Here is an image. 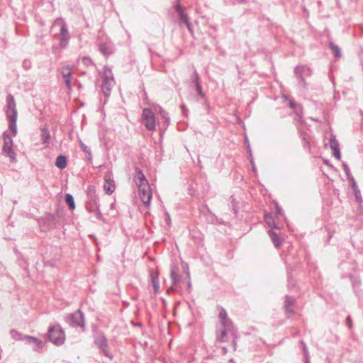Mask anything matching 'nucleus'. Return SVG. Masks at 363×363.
Instances as JSON below:
<instances>
[{"label":"nucleus","instance_id":"1","mask_svg":"<svg viewBox=\"0 0 363 363\" xmlns=\"http://www.w3.org/2000/svg\"><path fill=\"white\" fill-rule=\"evenodd\" d=\"M85 206L89 213H95L96 218L99 220L106 223V220L99 208V198L96 194L95 187L92 185L87 187Z\"/></svg>","mask_w":363,"mask_h":363},{"label":"nucleus","instance_id":"2","mask_svg":"<svg viewBox=\"0 0 363 363\" xmlns=\"http://www.w3.org/2000/svg\"><path fill=\"white\" fill-rule=\"evenodd\" d=\"M6 115L9 122V128L14 135L17 133V109L14 97L11 94L6 96Z\"/></svg>","mask_w":363,"mask_h":363},{"label":"nucleus","instance_id":"3","mask_svg":"<svg viewBox=\"0 0 363 363\" xmlns=\"http://www.w3.org/2000/svg\"><path fill=\"white\" fill-rule=\"evenodd\" d=\"M51 32L55 36L60 35V46L61 48H65L68 43V33L66 23L61 18L56 19L51 27Z\"/></svg>","mask_w":363,"mask_h":363},{"label":"nucleus","instance_id":"4","mask_svg":"<svg viewBox=\"0 0 363 363\" xmlns=\"http://www.w3.org/2000/svg\"><path fill=\"white\" fill-rule=\"evenodd\" d=\"M104 73L103 76V82L101 84V91L106 97L110 96L112 87L114 84V79L111 69L108 67H104Z\"/></svg>","mask_w":363,"mask_h":363},{"label":"nucleus","instance_id":"5","mask_svg":"<svg viewBox=\"0 0 363 363\" xmlns=\"http://www.w3.org/2000/svg\"><path fill=\"white\" fill-rule=\"evenodd\" d=\"M48 336L49 340L56 345H62L65 340V333L59 325L50 327Z\"/></svg>","mask_w":363,"mask_h":363},{"label":"nucleus","instance_id":"6","mask_svg":"<svg viewBox=\"0 0 363 363\" xmlns=\"http://www.w3.org/2000/svg\"><path fill=\"white\" fill-rule=\"evenodd\" d=\"M142 119L143 121L144 125L145 128L150 130L152 131L155 130L156 128V121L155 116L152 109L145 108L143 110L142 113Z\"/></svg>","mask_w":363,"mask_h":363},{"label":"nucleus","instance_id":"7","mask_svg":"<svg viewBox=\"0 0 363 363\" xmlns=\"http://www.w3.org/2000/svg\"><path fill=\"white\" fill-rule=\"evenodd\" d=\"M4 145L2 147L3 155L10 158L11 162L16 160V153L13 151V140L11 137L5 132L3 135Z\"/></svg>","mask_w":363,"mask_h":363},{"label":"nucleus","instance_id":"8","mask_svg":"<svg viewBox=\"0 0 363 363\" xmlns=\"http://www.w3.org/2000/svg\"><path fill=\"white\" fill-rule=\"evenodd\" d=\"M41 231H47L57 227L56 217L52 214H47L38 220Z\"/></svg>","mask_w":363,"mask_h":363},{"label":"nucleus","instance_id":"9","mask_svg":"<svg viewBox=\"0 0 363 363\" xmlns=\"http://www.w3.org/2000/svg\"><path fill=\"white\" fill-rule=\"evenodd\" d=\"M139 196L145 206H148L152 200V191L148 183L138 184Z\"/></svg>","mask_w":363,"mask_h":363},{"label":"nucleus","instance_id":"10","mask_svg":"<svg viewBox=\"0 0 363 363\" xmlns=\"http://www.w3.org/2000/svg\"><path fill=\"white\" fill-rule=\"evenodd\" d=\"M174 9L177 13L179 23L185 24L189 31L192 33L191 23L189 21L188 15L184 12V7H183L179 2H177L174 6Z\"/></svg>","mask_w":363,"mask_h":363},{"label":"nucleus","instance_id":"11","mask_svg":"<svg viewBox=\"0 0 363 363\" xmlns=\"http://www.w3.org/2000/svg\"><path fill=\"white\" fill-rule=\"evenodd\" d=\"M69 325L79 327L83 331L84 330V316L80 309L69 314Z\"/></svg>","mask_w":363,"mask_h":363},{"label":"nucleus","instance_id":"12","mask_svg":"<svg viewBox=\"0 0 363 363\" xmlns=\"http://www.w3.org/2000/svg\"><path fill=\"white\" fill-rule=\"evenodd\" d=\"M294 74L298 78H299L301 80V82L303 84V86H305L306 82L303 78V76L306 74H311V69L306 66L298 65L295 67Z\"/></svg>","mask_w":363,"mask_h":363},{"label":"nucleus","instance_id":"13","mask_svg":"<svg viewBox=\"0 0 363 363\" xmlns=\"http://www.w3.org/2000/svg\"><path fill=\"white\" fill-rule=\"evenodd\" d=\"M296 302V299L294 297L291 296L289 295H286L285 296V301H284V309L286 311V313L287 315L292 314L294 313V304Z\"/></svg>","mask_w":363,"mask_h":363},{"label":"nucleus","instance_id":"14","mask_svg":"<svg viewBox=\"0 0 363 363\" xmlns=\"http://www.w3.org/2000/svg\"><path fill=\"white\" fill-rule=\"evenodd\" d=\"M26 343L33 345V350L35 352H38L43 347V343L40 340L30 335H26Z\"/></svg>","mask_w":363,"mask_h":363},{"label":"nucleus","instance_id":"15","mask_svg":"<svg viewBox=\"0 0 363 363\" xmlns=\"http://www.w3.org/2000/svg\"><path fill=\"white\" fill-rule=\"evenodd\" d=\"M219 318L223 328H229L232 325V322L228 318V314L226 311L221 308L219 312Z\"/></svg>","mask_w":363,"mask_h":363},{"label":"nucleus","instance_id":"16","mask_svg":"<svg viewBox=\"0 0 363 363\" xmlns=\"http://www.w3.org/2000/svg\"><path fill=\"white\" fill-rule=\"evenodd\" d=\"M134 179L137 186H138V184H147V183H148V181L146 179L142 170L138 168H136L135 169Z\"/></svg>","mask_w":363,"mask_h":363},{"label":"nucleus","instance_id":"17","mask_svg":"<svg viewBox=\"0 0 363 363\" xmlns=\"http://www.w3.org/2000/svg\"><path fill=\"white\" fill-rule=\"evenodd\" d=\"M268 234L276 248H279L282 243V239L278 235L274 230H270L268 231Z\"/></svg>","mask_w":363,"mask_h":363},{"label":"nucleus","instance_id":"18","mask_svg":"<svg viewBox=\"0 0 363 363\" xmlns=\"http://www.w3.org/2000/svg\"><path fill=\"white\" fill-rule=\"evenodd\" d=\"M99 50L105 57H108L113 52L112 45L107 43H101Z\"/></svg>","mask_w":363,"mask_h":363},{"label":"nucleus","instance_id":"19","mask_svg":"<svg viewBox=\"0 0 363 363\" xmlns=\"http://www.w3.org/2000/svg\"><path fill=\"white\" fill-rule=\"evenodd\" d=\"M104 189L107 194H112L115 191L114 181L111 179H106L104 184Z\"/></svg>","mask_w":363,"mask_h":363},{"label":"nucleus","instance_id":"20","mask_svg":"<svg viewBox=\"0 0 363 363\" xmlns=\"http://www.w3.org/2000/svg\"><path fill=\"white\" fill-rule=\"evenodd\" d=\"M264 220L267 225L271 228L280 229L281 228L276 223V221L270 213H266L264 215Z\"/></svg>","mask_w":363,"mask_h":363},{"label":"nucleus","instance_id":"21","mask_svg":"<svg viewBox=\"0 0 363 363\" xmlns=\"http://www.w3.org/2000/svg\"><path fill=\"white\" fill-rule=\"evenodd\" d=\"M50 135L48 128L43 127L41 128V140L45 147L50 144Z\"/></svg>","mask_w":363,"mask_h":363},{"label":"nucleus","instance_id":"22","mask_svg":"<svg viewBox=\"0 0 363 363\" xmlns=\"http://www.w3.org/2000/svg\"><path fill=\"white\" fill-rule=\"evenodd\" d=\"M178 269V267L175 265L171 266L170 277L173 285L177 284L179 280V277L177 275Z\"/></svg>","mask_w":363,"mask_h":363},{"label":"nucleus","instance_id":"23","mask_svg":"<svg viewBox=\"0 0 363 363\" xmlns=\"http://www.w3.org/2000/svg\"><path fill=\"white\" fill-rule=\"evenodd\" d=\"M67 162V157L65 155H61L57 157L56 162H55V165L59 169H62L66 167Z\"/></svg>","mask_w":363,"mask_h":363},{"label":"nucleus","instance_id":"24","mask_svg":"<svg viewBox=\"0 0 363 363\" xmlns=\"http://www.w3.org/2000/svg\"><path fill=\"white\" fill-rule=\"evenodd\" d=\"M10 335L12 339L16 341H25L26 342V335H23L22 333L17 331L16 329H11L10 330Z\"/></svg>","mask_w":363,"mask_h":363},{"label":"nucleus","instance_id":"25","mask_svg":"<svg viewBox=\"0 0 363 363\" xmlns=\"http://www.w3.org/2000/svg\"><path fill=\"white\" fill-rule=\"evenodd\" d=\"M79 146L82 150L86 153V158L89 162L92 161V154L90 147L86 146L82 140H79Z\"/></svg>","mask_w":363,"mask_h":363},{"label":"nucleus","instance_id":"26","mask_svg":"<svg viewBox=\"0 0 363 363\" xmlns=\"http://www.w3.org/2000/svg\"><path fill=\"white\" fill-rule=\"evenodd\" d=\"M94 342L99 349L108 346L107 339L104 335H101L95 338Z\"/></svg>","mask_w":363,"mask_h":363},{"label":"nucleus","instance_id":"27","mask_svg":"<svg viewBox=\"0 0 363 363\" xmlns=\"http://www.w3.org/2000/svg\"><path fill=\"white\" fill-rule=\"evenodd\" d=\"M230 205L231 206L232 210L233 211V213L235 216L238 214V201L236 200L234 195H232L230 198Z\"/></svg>","mask_w":363,"mask_h":363},{"label":"nucleus","instance_id":"28","mask_svg":"<svg viewBox=\"0 0 363 363\" xmlns=\"http://www.w3.org/2000/svg\"><path fill=\"white\" fill-rule=\"evenodd\" d=\"M245 143H246V145H247V152H248V154H249L250 162V164L252 165V171L254 172H256L257 169H256L255 162H254V160H253V157H252V150L250 149L249 141L247 140V138L245 140Z\"/></svg>","mask_w":363,"mask_h":363},{"label":"nucleus","instance_id":"29","mask_svg":"<svg viewBox=\"0 0 363 363\" xmlns=\"http://www.w3.org/2000/svg\"><path fill=\"white\" fill-rule=\"evenodd\" d=\"M329 48L333 51L335 57L337 58L341 56L340 48L333 42L329 43Z\"/></svg>","mask_w":363,"mask_h":363},{"label":"nucleus","instance_id":"30","mask_svg":"<svg viewBox=\"0 0 363 363\" xmlns=\"http://www.w3.org/2000/svg\"><path fill=\"white\" fill-rule=\"evenodd\" d=\"M350 280L355 294H357V289L360 284V280L357 277L350 276ZM359 296L358 294H357Z\"/></svg>","mask_w":363,"mask_h":363},{"label":"nucleus","instance_id":"31","mask_svg":"<svg viewBox=\"0 0 363 363\" xmlns=\"http://www.w3.org/2000/svg\"><path fill=\"white\" fill-rule=\"evenodd\" d=\"M191 80L195 86H197L198 84H201L199 75L196 69L194 70L193 74L191 77Z\"/></svg>","mask_w":363,"mask_h":363},{"label":"nucleus","instance_id":"32","mask_svg":"<svg viewBox=\"0 0 363 363\" xmlns=\"http://www.w3.org/2000/svg\"><path fill=\"white\" fill-rule=\"evenodd\" d=\"M156 111L159 112L161 115V116L165 119V122L169 124V118L168 116V113L161 107L158 106L156 108Z\"/></svg>","mask_w":363,"mask_h":363},{"label":"nucleus","instance_id":"33","mask_svg":"<svg viewBox=\"0 0 363 363\" xmlns=\"http://www.w3.org/2000/svg\"><path fill=\"white\" fill-rule=\"evenodd\" d=\"M347 179H348V181L350 182V186L354 191V193H359V188H358V186L356 183L354 178L353 177V176H352L349 178H347Z\"/></svg>","mask_w":363,"mask_h":363},{"label":"nucleus","instance_id":"34","mask_svg":"<svg viewBox=\"0 0 363 363\" xmlns=\"http://www.w3.org/2000/svg\"><path fill=\"white\" fill-rule=\"evenodd\" d=\"M201 211L203 213H205V211H206V213H208L211 217L209 218V220L211 222H213V220L215 219V215L212 213V212L211 211V210L207 204L203 205V206L202 207V209Z\"/></svg>","mask_w":363,"mask_h":363},{"label":"nucleus","instance_id":"35","mask_svg":"<svg viewBox=\"0 0 363 363\" xmlns=\"http://www.w3.org/2000/svg\"><path fill=\"white\" fill-rule=\"evenodd\" d=\"M330 146L331 149H335L339 147V143L336 139L335 136L332 135L330 138Z\"/></svg>","mask_w":363,"mask_h":363},{"label":"nucleus","instance_id":"36","mask_svg":"<svg viewBox=\"0 0 363 363\" xmlns=\"http://www.w3.org/2000/svg\"><path fill=\"white\" fill-rule=\"evenodd\" d=\"M62 75L65 84L68 86V66H64L62 67Z\"/></svg>","mask_w":363,"mask_h":363},{"label":"nucleus","instance_id":"37","mask_svg":"<svg viewBox=\"0 0 363 363\" xmlns=\"http://www.w3.org/2000/svg\"><path fill=\"white\" fill-rule=\"evenodd\" d=\"M196 91L197 92L198 96L206 101V95L202 91L201 84H198L195 86Z\"/></svg>","mask_w":363,"mask_h":363},{"label":"nucleus","instance_id":"38","mask_svg":"<svg viewBox=\"0 0 363 363\" xmlns=\"http://www.w3.org/2000/svg\"><path fill=\"white\" fill-rule=\"evenodd\" d=\"M225 329H223L222 331H221V333L220 335V336H218L217 337V340L218 341L220 342H225V337L227 335V330H230V328H224Z\"/></svg>","mask_w":363,"mask_h":363},{"label":"nucleus","instance_id":"39","mask_svg":"<svg viewBox=\"0 0 363 363\" xmlns=\"http://www.w3.org/2000/svg\"><path fill=\"white\" fill-rule=\"evenodd\" d=\"M284 216V212L280 206H278L277 203L275 205V216L277 219L279 218V217Z\"/></svg>","mask_w":363,"mask_h":363},{"label":"nucleus","instance_id":"40","mask_svg":"<svg viewBox=\"0 0 363 363\" xmlns=\"http://www.w3.org/2000/svg\"><path fill=\"white\" fill-rule=\"evenodd\" d=\"M150 278H151V281H152V284H154V283H159L157 272H150Z\"/></svg>","mask_w":363,"mask_h":363},{"label":"nucleus","instance_id":"41","mask_svg":"<svg viewBox=\"0 0 363 363\" xmlns=\"http://www.w3.org/2000/svg\"><path fill=\"white\" fill-rule=\"evenodd\" d=\"M342 167H343V171L345 172V174L347 176V178H349V177L352 176V174H351L350 167H349V166L347 165V163L342 162Z\"/></svg>","mask_w":363,"mask_h":363},{"label":"nucleus","instance_id":"42","mask_svg":"<svg viewBox=\"0 0 363 363\" xmlns=\"http://www.w3.org/2000/svg\"><path fill=\"white\" fill-rule=\"evenodd\" d=\"M107 347L108 346H105L104 348H101V352L104 356L107 357L110 359H112L113 356L111 354V352L108 350Z\"/></svg>","mask_w":363,"mask_h":363},{"label":"nucleus","instance_id":"43","mask_svg":"<svg viewBox=\"0 0 363 363\" xmlns=\"http://www.w3.org/2000/svg\"><path fill=\"white\" fill-rule=\"evenodd\" d=\"M300 344L302 346L303 353V356H308L309 355V351L308 350V347L306 346V344L303 340L300 341Z\"/></svg>","mask_w":363,"mask_h":363},{"label":"nucleus","instance_id":"44","mask_svg":"<svg viewBox=\"0 0 363 363\" xmlns=\"http://www.w3.org/2000/svg\"><path fill=\"white\" fill-rule=\"evenodd\" d=\"M333 152V156L338 160H340L341 158V152H340V147L338 148H335V149H332Z\"/></svg>","mask_w":363,"mask_h":363},{"label":"nucleus","instance_id":"45","mask_svg":"<svg viewBox=\"0 0 363 363\" xmlns=\"http://www.w3.org/2000/svg\"><path fill=\"white\" fill-rule=\"evenodd\" d=\"M75 208V203L74 199L72 195L69 194V210H73Z\"/></svg>","mask_w":363,"mask_h":363},{"label":"nucleus","instance_id":"46","mask_svg":"<svg viewBox=\"0 0 363 363\" xmlns=\"http://www.w3.org/2000/svg\"><path fill=\"white\" fill-rule=\"evenodd\" d=\"M183 267H184L185 272L186 270V276H187V278L189 279V281H188V288L190 289L191 286V281H190V274H189V268L186 266V264H185V267L183 266Z\"/></svg>","mask_w":363,"mask_h":363},{"label":"nucleus","instance_id":"47","mask_svg":"<svg viewBox=\"0 0 363 363\" xmlns=\"http://www.w3.org/2000/svg\"><path fill=\"white\" fill-rule=\"evenodd\" d=\"M82 61H83V63L87 66L92 64L91 60L88 57H83Z\"/></svg>","mask_w":363,"mask_h":363},{"label":"nucleus","instance_id":"48","mask_svg":"<svg viewBox=\"0 0 363 363\" xmlns=\"http://www.w3.org/2000/svg\"><path fill=\"white\" fill-rule=\"evenodd\" d=\"M23 67L28 70L30 67V62L28 61V60H25L23 62Z\"/></svg>","mask_w":363,"mask_h":363},{"label":"nucleus","instance_id":"49","mask_svg":"<svg viewBox=\"0 0 363 363\" xmlns=\"http://www.w3.org/2000/svg\"><path fill=\"white\" fill-rule=\"evenodd\" d=\"M345 321L348 328L350 329L352 328V318L350 315L347 316Z\"/></svg>","mask_w":363,"mask_h":363},{"label":"nucleus","instance_id":"50","mask_svg":"<svg viewBox=\"0 0 363 363\" xmlns=\"http://www.w3.org/2000/svg\"><path fill=\"white\" fill-rule=\"evenodd\" d=\"M289 106L291 108L295 109L297 106V104L296 103V101L294 100H291L289 101Z\"/></svg>","mask_w":363,"mask_h":363},{"label":"nucleus","instance_id":"51","mask_svg":"<svg viewBox=\"0 0 363 363\" xmlns=\"http://www.w3.org/2000/svg\"><path fill=\"white\" fill-rule=\"evenodd\" d=\"M233 4H242L245 2V0H230Z\"/></svg>","mask_w":363,"mask_h":363},{"label":"nucleus","instance_id":"52","mask_svg":"<svg viewBox=\"0 0 363 363\" xmlns=\"http://www.w3.org/2000/svg\"><path fill=\"white\" fill-rule=\"evenodd\" d=\"M354 194L355 195L357 201H361L362 198H361L360 190L359 189V193H354Z\"/></svg>","mask_w":363,"mask_h":363},{"label":"nucleus","instance_id":"53","mask_svg":"<svg viewBox=\"0 0 363 363\" xmlns=\"http://www.w3.org/2000/svg\"><path fill=\"white\" fill-rule=\"evenodd\" d=\"M152 286L155 292H157L160 289L159 283H154V284H152Z\"/></svg>","mask_w":363,"mask_h":363},{"label":"nucleus","instance_id":"54","mask_svg":"<svg viewBox=\"0 0 363 363\" xmlns=\"http://www.w3.org/2000/svg\"><path fill=\"white\" fill-rule=\"evenodd\" d=\"M181 108L182 110L183 114L185 115L187 111V108H186V106L184 104L181 105Z\"/></svg>","mask_w":363,"mask_h":363},{"label":"nucleus","instance_id":"55","mask_svg":"<svg viewBox=\"0 0 363 363\" xmlns=\"http://www.w3.org/2000/svg\"><path fill=\"white\" fill-rule=\"evenodd\" d=\"M304 357V363H311L310 362V355L303 356Z\"/></svg>","mask_w":363,"mask_h":363},{"label":"nucleus","instance_id":"56","mask_svg":"<svg viewBox=\"0 0 363 363\" xmlns=\"http://www.w3.org/2000/svg\"><path fill=\"white\" fill-rule=\"evenodd\" d=\"M166 217H167V218H166L167 223L168 225H169V223H170V220H170V216H169V214L167 213V214H166Z\"/></svg>","mask_w":363,"mask_h":363},{"label":"nucleus","instance_id":"57","mask_svg":"<svg viewBox=\"0 0 363 363\" xmlns=\"http://www.w3.org/2000/svg\"><path fill=\"white\" fill-rule=\"evenodd\" d=\"M68 199H69L68 193H65V201L67 204H68Z\"/></svg>","mask_w":363,"mask_h":363},{"label":"nucleus","instance_id":"58","mask_svg":"<svg viewBox=\"0 0 363 363\" xmlns=\"http://www.w3.org/2000/svg\"><path fill=\"white\" fill-rule=\"evenodd\" d=\"M115 206H116V203L115 202H113L110 204V209H114L115 208Z\"/></svg>","mask_w":363,"mask_h":363},{"label":"nucleus","instance_id":"59","mask_svg":"<svg viewBox=\"0 0 363 363\" xmlns=\"http://www.w3.org/2000/svg\"><path fill=\"white\" fill-rule=\"evenodd\" d=\"M308 267L309 268V270L311 271L312 267H313V264L308 262Z\"/></svg>","mask_w":363,"mask_h":363},{"label":"nucleus","instance_id":"60","mask_svg":"<svg viewBox=\"0 0 363 363\" xmlns=\"http://www.w3.org/2000/svg\"><path fill=\"white\" fill-rule=\"evenodd\" d=\"M324 164H327V165H328V166H330V167H333V166L329 163V162H328V160H324Z\"/></svg>","mask_w":363,"mask_h":363},{"label":"nucleus","instance_id":"61","mask_svg":"<svg viewBox=\"0 0 363 363\" xmlns=\"http://www.w3.org/2000/svg\"><path fill=\"white\" fill-rule=\"evenodd\" d=\"M91 236L94 238V241H95L96 244L98 245L96 238L94 235H91Z\"/></svg>","mask_w":363,"mask_h":363},{"label":"nucleus","instance_id":"62","mask_svg":"<svg viewBox=\"0 0 363 363\" xmlns=\"http://www.w3.org/2000/svg\"><path fill=\"white\" fill-rule=\"evenodd\" d=\"M172 291V287H169L167 291L169 293V291Z\"/></svg>","mask_w":363,"mask_h":363},{"label":"nucleus","instance_id":"63","mask_svg":"<svg viewBox=\"0 0 363 363\" xmlns=\"http://www.w3.org/2000/svg\"><path fill=\"white\" fill-rule=\"evenodd\" d=\"M233 344L234 348L235 349V345H236L235 340H233Z\"/></svg>","mask_w":363,"mask_h":363},{"label":"nucleus","instance_id":"64","mask_svg":"<svg viewBox=\"0 0 363 363\" xmlns=\"http://www.w3.org/2000/svg\"><path fill=\"white\" fill-rule=\"evenodd\" d=\"M69 76L71 75V72H69Z\"/></svg>","mask_w":363,"mask_h":363}]
</instances>
